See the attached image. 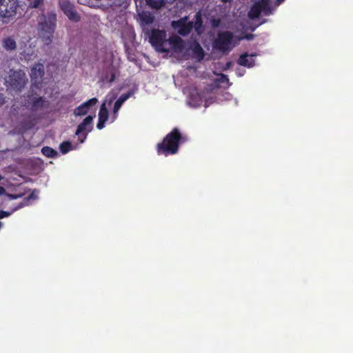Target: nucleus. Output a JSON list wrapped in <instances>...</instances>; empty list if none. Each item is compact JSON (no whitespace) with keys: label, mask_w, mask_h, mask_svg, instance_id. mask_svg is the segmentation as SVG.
<instances>
[{"label":"nucleus","mask_w":353,"mask_h":353,"mask_svg":"<svg viewBox=\"0 0 353 353\" xmlns=\"http://www.w3.org/2000/svg\"><path fill=\"white\" fill-rule=\"evenodd\" d=\"M166 37L165 31L154 29L149 39L152 46L159 52L173 51L186 59H192L196 61H200L203 58V50L198 43L184 44L178 36L170 37L169 39Z\"/></svg>","instance_id":"nucleus-1"},{"label":"nucleus","mask_w":353,"mask_h":353,"mask_svg":"<svg viewBox=\"0 0 353 353\" xmlns=\"http://www.w3.org/2000/svg\"><path fill=\"white\" fill-rule=\"evenodd\" d=\"M56 21V14L52 12L38 17V35L46 45H49L52 42Z\"/></svg>","instance_id":"nucleus-2"},{"label":"nucleus","mask_w":353,"mask_h":353,"mask_svg":"<svg viewBox=\"0 0 353 353\" xmlns=\"http://www.w3.org/2000/svg\"><path fill=\"white\" fill-rule=\"evenodd\" d=\"M187 103L188 105L197 108L202 105L205 107L210 105L213 101V97L208 92L201 91L196 87H191L186 90Z\"/></svg>","instance_id":"nucleus-3"},{"label":"nucleus","mask_w":353,"mask_h":353,"mask_svg":"<svg viewBox=\"0 0 353 353\" xmlns=\"http://www.w3.org/2000/svg\"><path fill=\"white\" fill-rule=\"evenodd\" d=\"M284 0H256L249 12L250 19H256L261 14L269 15Z\"/></svg>","instance_id":"nucleus-4"},{"label":"nucleus","mask_w":353,"mask_h":353,"mask_svg":"<svg viewBox=\"0 0 353 353\" xmlns=\"http://www.w3.org/2000/svg\"><path fill=\"white\" fill-rule=\"evenodd\" d=\"M180 139L181 135L179 131L176 129L173 130L166 136L162 143L157 145L158 153L163 154L165 156L176 153Z\"/></svg>","instance_id":"nucleus-5"},{"label":"nucleus","mask_w":353,"mask_h":353,"mask_svg":"<svg viewBox=\"0 0 353 353\" xmlns=\"http://www.w3.org/2000/svg\"><path fill=\"white\" fill-rule=\"evenodd\" d=\"M251 38V35L242 37L233 35L228 31L223 32L218 34V37L214 41V46L222 51L230 50L234 48L240 40L243 39H247L249 40Z\"/></svg>","instance_id":"nucleus-6"},{"label":"nucleus","mask_w":353,"mask_h":353,"mask_svg":"<svg viewBox=\"0 0 353 353\" xmlns=\"http://www.w3.org/2000/svg\"><path fill=\"white\" fill-rule=\"evenodd\" d=\"M26 74L22 70H10L9 75L6 78V86L13 90H21L27 83Z\"/></svg>","instance_id":"nucleus-7"},{"label":"nucleus","mask_w":353,"mask_h":353,"mask_svg":"<svg viewBox=\"0 0 353 353\" xmlns=\"http://www.w3.org/2000/svg\"><path fill=\"white\" fill-rule=\"evenodd\" d=\"M117 94L114 92H110L105 97V101L101 105L99 112L98 114V123L97 128L101 130L105 127V124L109 118V112L106 107V104H111L116 99Z\"/></svg>","instance_id":"nucleus-8"},{"label":"nucleus","mask_w":353,"mask_h":353,"mask_svg":"<svg viewBox=\"0 0 353 353\" xmlns=\"http://www.w3.org/2000/svg\"><path fill=\"white\" fill-rule=\"evenodd\" d=\"M18 8L17 0H0V17L5 22L14 17Z\"/></svg>","instance_id":"nucleus-9"},{"label":"nucleus","mask_w":353,"mask_h":353,"mask_svg":"<svg viewBox=\"0 0 353 353\" xmlns=\"http://www.w3.org/2000/svg\"><path fill=\"white\" fill-rule=\"evenodd\" d=\"M93 116H88L81 123H80L76 131V135L78 137L80 143H83L86 139L87 134L92 130Z\"/></svg>","instance_id":"nucleus-10"},{"label":"nucleus","mask_w":353,"mask_h":353,"mask_svg":"<svg viewBox=\"0 0 353 353\" xmlns=\"http://www.w3.org/2000/svg\"><path fill=\"white\" fill-rule=\"evenodd\" d=\"M172 27L182 35H187L193 28L192 23L188 21V17H183L179 21H174L172 23Z\"/></svg>","instance_id":"nucleus-11"},{"label":"nucleus","mask_w":353,"mask_h":353,"mask_svg":"<svg viewBox=\"0 0 353 353\" xmlns=\"http://www.w3.org/2000/svg\"><path fill=\"white\" fill-rule=\"evenodd\" d=\"M97 102L98 99L97 98H92L76 108L74 110V114L75 116H83L86 114L90 107L95 105Z\"/></svg>","instance_id":"nucleus-12"},{"label":"nucleus","mask_w":353,"mask_h":353,"mask_svg":"<svg viewBox=\"0 0 353 353\" xmlns=\"http://www.w3.org/2000/svg\"><path fill=\"white\" fill-rule=\"evenodd\" d=\"M26 105L33 110H38L47 105V102L42 97L36 95L29 98Z\"/></svg>","instance_id":"nucleus-13"},{"label":"nucleus","mask_w":353,"mask_h":353,"mask_svg":"<svg viewBox=\"0 0 353 353\" xmlns=\"http://www.w3.org/2000/svg\"><path fill=\"white\" fill-rule=\"evenodd\" d=\"M61 10L69 18L70 20L77 21L79 17L77 12L74 11L73 6L67 1H63L60 3Z\"/></svg>","instance_id":"nucleus-14"},{"label":"nucleus","mask_w":353,"mask_h":353,"mask_svg":"<svg viewBox=\"0 0 353 353\" xmlns=\"http://www.w3.org/2000/svg\"><path fill=\"white\" fill-rule=\"evenodd\" d=\"M139 21L144 31L146 30V26L151 25L154 22V17L149 12L143 11L138 13Z\"/></svg>","instance_id":"nucleus-15"},{"label":"nucleus","mask_w":353,"mask_h":353,"mask_svg":"<svg viewBox=\"0 0 353 353\" xmlns=\"http://www.w3.org/2000/svg\"><path fill=\"white\" fill-rule=\"evenodd\" d=\"M44 73V67L41 63H37L32 68L30 72V77L32 80L35 83L38 82V80L41 78Z\"/></svg>","instance_id":"nucleus-16"},{"label":"nucleus","mask_w":353,"mask_h":353,"mask_svg":"<svg viewBox=\"0 0 353 353\" xmlns=\"http://www.w3.org/2000/svg\"><path fill=\"white\" fill-rule=\"evenodd\" d=\"M254 54H243L239 59V63L241 65L246 66L248 68L252 67L254 65Z\"/></svg>","instance_id":"nucleus-17"},{"label":"nucleus","mask_w":353,"mask_h":353,"mask_svg":"<svg viewBox=\"0 0 353 353\" xmlns=\"http://www.w3.org/2000/svg\"><path fill=\"white\" fill-rule=\"evenodd\" d=\"M3 45L7 50H12L17 46L16 41L10 37L5 39L3 41Z\"/></svg>","instance_id":"nucleus-18"},{"label":"nucleus","mask_w":353,"mask_h":353,"mask_svg":"<svg viewBox=\"0 0 353 353\" xmlns=\"http://www.w3.org/2000/svg\"><path fill=\"white\" fill-rule=\"evenodd\" d=\"M145 1L151 8L157 9L160 8L166 3L165 0H145Z\"/></svg>","instance_id":"nucleus-19"},{"label":"nucleus","mask_w":353,"mask_h":353,"mask_svg":"<svg viewBox=\"0 0 353 353\" xmlns=\"http://www.w3.org/2000/svg\"><path fill=\"white\" fill-rule=\"evenodd\" d=\"M214 78L213 80L217 82L219 84L220 83H226L228 82V79L227 77L223 74H216L213 73Z\"/></svg>","instance_id":"nucleus-20"},{"label":"nucleus","mask_w":353,"mask_h":353,"mask_svg":"<svg viewBox=\"0 0 353 353\" xmlns=\"http://www.w3.org/2000/svg\"><path fill=\"white\" fill-rule=\"evenodd\" d=\"M122 105L123 104L121 103L119 101L117 100L115 101L113 107V114L112 117H111V122H114L117 119L119 110Z\"/></svg>","instance_id":"nucleus-21"},{"label":"nucleus","mask_w":353,"mask_h":353,"mask_svg":"<svg viewBox=\"0 0 353 353\" xmlns=\"http://www.w3.org/2000/svg\"><path fill=\"white\" fill-rule=\"evenodd\" d=\"M70 142H63L60 145V150L63 154H66L68 151L74 149Z\"/></svg>","instance_id":"nucleus-22"},{"label":"nucleus","mask_w":353,"mask_h":353,"mask_svg":"<svg viewBox=\"0 0 353 353\" xmlns=\"http://www.w3.org/2000/svg\"><path fill=\"white\" fill-rule=\"evenodd\" d=\"M41 152L43 155L48 157H53L57 154L56 151L50 147H44L42 148Z\"/></svg>","instance_id":"nucleus-23"},{"label":"nucleus","mask_w":353,"mask_h":353,"mask_svg":"<svg viewBox=\"0 0 353 353\" xmlns=\"http://www.w3.org/2000/svg\"><path fill=\"white\" fill-rule=\"evenodd\" d=\"M195 17H196V22H195L194 28H195L196 31L198 33H200V29L201 28V24H202L201 15L198 12V13H196Z\"/></svg>","instance_id":"nucleus-24"},{"label":"nucleus","mask_w":353,"mask_h":353,"mask_svg":"<svg viewBox=\"0 0 353 353\" xmlns=\"http://www.w3.org/2000/svg\"><path fill=\"white\" fill-rule=\"evenodd\" d=\"M134 94L133 91H130L126 94H122L118 99L121 103H123L127 99H128Z\"/></svg>","instance_id":"nucleus-25"},{"label":"nucleus","mask_w":353,"mask_h":353,"mask_svg":"<svg viewBox=\"0 0 353 353\" xmlns=\"http://www.w3.org/2000/svg\"><path fill=\"white\" fill-rule=\"evenodd\" d=\"M43 0H31L30 4L34 8H37L43 2Z\"/></svg>","instance_id":"nucleus-26"},{"label":"nucleus","mask_w":353,"mask_h":353,"mask_svg":"<svg viewBox=\"0 0 353 353\" xmlns=\"http://www.w3.org/2000/svg\"><path fill=\"white\" fill-rule=\"evenodd\" d=\"M39 192L37 190H34L32 194L30 195L28 200L30 199H36L38 198Z\"/></svg>","instance_id":"nucleus-27"},{"label":"nucleus","mask_w":353,"mask_h":353,"mask_svg":"<svg viewBox=\"0 0 353 353\" xmlns=\"http://www.w3.org/2000/svg\"><path fill=\"white\" fill-rule=\"evenodd\" d=\"M12 214V212H8L6 211H0V219H3L4 217H7L10 216Z\"/></svg>","instance_id":"nucleus-28"},{"label":"nucleus","mask_w":353,"mask_h":353,"mask_svg":"<svg viewBox=\"0 0 353 353\" xmlns=\"http://www.w3.org/2000/svg\"><path fill=\"white\" fill-rule=\"evenodd\" d=\"M114 78H115V74H114V73H112V74H111V77H110V79H103V81H108L109 83H112V82H113V81H114Z\"/></svg>","instance_id":"nucleus-29"},{"label":"nucleus","mask_w":353,"mask_h":353,"mask_svg":"<svg viewBox=\"0 0 353 353\" xmlns=\"http://www.w3.org/2000/svg\"><path fill=\"white\" fill-rule=\"evenodd\" d=\"M7 196L10 199H17L19 197V196H17V195H14V194H8Z\"/></svg>","instance_id":"nucleus-30"},{"label":"nucleus","mask_w":353,"mask_h":353,"mask_svg":"<svg viewBox=\"0 0 353 353\" xmlns=\"http://www.w3.org/2000/svg\"><path fill=\"white\" fill-rule=\"evenodd\" d=\"M6 190L4 188L0 186V195L5 194Z\"/></svg>","instance_id":"nucleus-31"},{"label":"nucleus","mask_w":353,"mask_h":353,"mask_svg":"<svg viewBox=\"0 0 353 353\" xmlns=\"http://www.w3.org/2000/svg\"><path fill=\"white\" fill-rule=\"evenodd\" d=\"M3 98L1 94H0V104H2L3 103Z\"/></svg>","instance_id":"nucleus-32"},{"label":"nucleus","mask_w":353,"mask_h":353,"mask_svg":"<svg viewBox=\"0 0 353 353\" xmlns=\"http://www.w3.org/2000/svg\"><path fill=\"white\" fill-rule=\"evenodd\" d=\"M213 26H218V23H215V21H213Z\"/></svg>","instance_id":"nucleus-33"},{"label":"nucleus","mask_w":353,"mask_h":353,"mask_svg":"<svg viewBox=\"0 0 353 353\" xmlns=\"http://www.w3.org/2000/svg\"><path fill=\"white\" fill-rule=\"evenodd\" d=\"M21 206H19V207H18V208H14V209L12 210V212H13L14 211L17 210L18 208H21Z\"/></svg>","instance_id":"nucleus-34"},{"label":"nucleus","mask_w":353,"mask_h":353,"mask_svg":"<svg viewBox=\"0 0 353 353\" xmlns=\"http://www.w3.org/2000/svg\"><path fill=\"white\" fill-rule=\"evenodd\" d=\"M3 179V176L0 174V181Z\"/></svg>","instance_id":"nucleus-35"},{"label":"nucleus","mask_w":353,"mask_h":353,"mask_svg":"<svg viewBox=\"0 0 353 353\" xmlns=\"http://www.w3.org/2000/svg\"><path fill=\"white\" fill-rule=\"evenodd\" d=\"M1 226H2V223L0 222V228H1Z\"/></svg>","instance_id":"nucleus-36"}]
</instances>
